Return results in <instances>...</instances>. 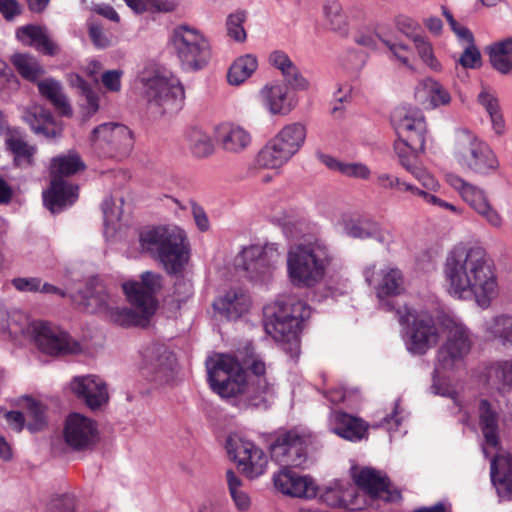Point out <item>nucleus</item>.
<instances>
[{"mask_svg": "<svg viewBox=\"0 0 512 512\" xmlns=\"http://www.w3.org/2000/svg\"><path fill=\"white\" fill-rule=\"evenodd\" d=\"M322 161L330 169L338 171L346 177L358 180H368L371 177L370 168L361 162H343L330 156H323Z\"/></svg>", "mask_w": 512, "mask_h": 512, "instance_id": "45", "label": "nucleus"}, {"mask_svg": "<svg viewBox=\"0 0 512 512\" xmlns=\"http://www.w3.org/2000/svg\"><path fill=\"white\" fill-rule=\"evenodd\" d=\"M184 143L192 156L198 159L207 158L215 151L211 136L197 127H191L185 131Z\"/></svg>", "mask_w": 512, "mask_h": 512, "instance_id": "39", "label": "nucleus"}, {"mask_svg": "<svg viewBox=\"0 0 512 512\" xmlns=\"http://www.w3.org/2000/svg\"><path fill=\"white\" fill-rule=\"evenodd\" d=\"M348 483L336 480L327 485L321 492H318L322 502L331 507H342L347 504V498L351 495L348 492Z\"/></svg>", "mask_w": 512, "mask_h": 512, "instance_id": "49", "label": "nucleus"}, {"mask_svg": "<svg viewBox=\"0 0 512 512\" xmlns=\"http://www.w3.org/2000/svg\"><path fill=\"white\" fill-rule=\"evenodd\" d=\"M333 260V251L325 240L307 237L287 251L288 280L296 288H314L325 280Z\"/></svg>", "mask_w": 512, "mask_h": 512, "instance_id": "3", "label": "nucleus"}, {"mask_svg": "<svg viewBox=\"0 0 512 512\" xmlns=\"http://www.w3.org/2000/svg\"><path fill=\"white\" fill-rule=\"evenodd\" d=\"M169 358V355L165 356V361L162 359V356L158 358L155 365L156 370L147 371V375H151L152 380L160 384L172 382L176 378L177 371H170V364L166 363Z\"/></svg>", "mask_w": 512, "mask_h": 512, "instance_id": "56", "label": "nucleus"}, {"mask_svg": "<svg viewBox=\"0 0 512 512\" xmlns=\"http://www.w3.org/2000/svg\"><path fill=\"white\" fill-rule=\"evenodd\" d=\"M479 425L484 436L483 453L487 457L489 448H497L499 444L498 412L496 406L482 399L478 405Z\"/></svg>", "mask_w": 512, "mask_h": 512, "instance_id": "32", "label": "nucleus"}, {"mask_svg": "<svg viewBox=\"0 0 512 512\" xmlns=\"http://www.w3.org/2000/svg\"><path fill=\"white\" fill-rule=\"evenodd\" d=\"M258 69V59L253 54L239 56L231 64L227 80L230 85L239 86L247 81Z\"/></svg>", "mask_w": 512, "mask_h": 512, "instance_id": "42", "label": "nucleus"}, {"mask_svg": "<svg viewBox=\"0 0 512 512\" xmlns=\"http://www.w3.org/2000/svg\"><path fill=\"white\" fill-rule=\"evenodd\" d=\"M90 142L92 146L107 154L127 155L134 144L131 130L122 124L104 123L93 129Z\"/></svg>", "mask_w": 512, "mask_h": 512, "instance_id": "21", "label": "nucleus"}, {"mask_svg": "<svg viewBox=\"0 0 512 512\" xmlns=\"http://www.w3.org/2000/svg\"><path fill=\"white\" fill-rule=\"evenodd\" d=\"M26 413L24 415L27 428L32 431H39L45 425V413L43 405L31 398L25 400Z\"/></svg>", "mask_w": 512, "mask_h": 512, "instance_id": "52", "label": "nucleus"}, {"mask_svg": "<svg viewBox=\"0 0 512 512\" xmlns=\"http://www.w3.org/2000/svg\"><path fill=\"white\" fill-rule=\"evenodd\" d=\"M27 322L24 315L17 312L10 314L0 305V333L8 332L10 336L17 337L24 333Z\"/></svg>", "mask_w": 512, "mask_h": 512, "instance_id": "50", "label": "nucleus"}, {"mask_svg": "<svg viewBox=\"0 0 512 512\" xmlns=\"http://www.w3.org/2000/svg\"><path fill=\"white\" fill-rule=\"evenodd\" d=\"M339 224L347 235L354 238H371L376 232V224L374 222L360 217L355 218L347 213L341 215Z\"/></svg>", "mask_w": 512, "mask_h": 512, "instance_id": "44", "label": "nucleus"}, {"mask_svg": "<svg viewBox=\"0 0 512 512\" xmlns=\"http://www.w3.org/2000/svg\"><path fill=\"white\" fill-rule=\"evenodd\" d=\"M273 482L279 492L290 497L314 499L318 496L319 487L312 477L287 468L274 474Z\"/></svg>", "mask_w": 512, "mask_h": 512, "instance_id": "25", "label": "nucleus"}, {"mask_svg": "<svg viewBox=\"0 0 512 512\" xmlns=\"http://www.w3.org/2000/svg\"><path fill=\"white\" fill-rule=\"evenodd\" d=\"M310 314L305 303L289 300H276L264 307V328L275 341L281 342L292 357L300 352V332Z\"/></svg>", "mask_w": 512, "mask_h": 512, "instance_id": "5", "label": "nucleus"}, {"mask_svg": "<svg viewBox=\"0 0 512 512\" xmlns=\"http://www.w3.org/2000/svg\"><path fill=\"white\" fill-rule=\"evenodd\" d=\"M69 389L91 410H96L109 401L106 382L98 375H79L71 379Z\"/></svg>", "mask_w": 512, "mask_h": 512, "instance_id": "24", "label": "nucleus"}, {"mask_svg": "<svg viewBox=\"0 0 512 512\" xmlns=\"http://www.w3.org/2000/svg\"><path fill=\"white\" fill-rule=\"evenodd\" d=\"M365 281L373 287L376 297L384 302L389 297L399 296L406 289V279L401 269L395 265H367L363 270Z\"/></svg>", "mask_w": 512, "mask_h": 512, "instance_id": "20", "label": "nucleus"}, {"mask_svg": "<svg viewBox=\"0 0 512 512\" xmlns=\"http://www.w3.org/2000/svg\"><path fill=\"white\" fill-rule=\"evenodd\" d=\"M487 53L497 71L503 74L512 72V36L489 45Z\"/></svg>", "mask_w": 512, "mask_h": 512, "instance_id": "41", "label": "nucleus"}, {"mask_svg": "<svg viewBox=\"0 0 512 512\" xmlns=\"http://www.w3.org/2000/svg\"><path fill=\"white\" fill-rule=\"evenodd\" d=\"M81 298V304L87 311L104 314L118 325L134 326L140 321L132 309L118 307L117 297L112 295L102 284L87 288L82 292Z\"/></svg>", "mask_w": 512, "mask_h": 512, "instance_id": "18", "label": "nucleus"}, {"mask_svg": "<svg viewBox=\"0 0 512 512\" xmlns=\"http://www.w3.org/2000/svg\"><path fill=\"white\" fill-rule=\"evenodd\" d=\"M261 106L272 116H286L297 105L296 97L280 82L265 84L258 92Z\"/></svg>", "mask_w": 512, "mask_h": 512, "instance_id": "26", "label": "nucleus"}, {"mask_svg": "<svg viewBox=\"0 0 512 512\" xmlns=\"http://www.w3.org/2000/svg\"><path fill=\"white\" fill-rule=\"evenodd\" d=\"M245 365L257 378L255 382L247 380L245 371L234 357L225 354L210 357L206 367L211 389L222 398L244 393L258 397L273 391V383L265 377L266 365L258 355H251Z\"/></svg>", "mask_w": 512, "mask_h": 512, "instance_id": "2", "label": "nucleus"}, {"mask_svg": "<svg viewBox=\"0 0 512 512\" xmlns=\"http://www.w3.org/2000/svg\"><path fill=\"white\" fill-rule=\"evenodd\" d=\"M413 43L419 58L426 67L433 72H441L443 70L441 62L435 55L434 47L427 37L415 38Z\"/></svg>", "mask_w": 512, "mask_h": 512, "instance_id": "51", "label": "nucleus"}, {"mask_svg": "<svg viewBox=\"0 0 512 512\" xmlns=\"http://www.w3.org/2000/svg\"><path fill=\"white\" fill-rule=\"evenodd\" d=\"M11 283L19 292L35 293L40 291L41 287V279L37 277H17Z\"/></svg>", "mask_w": 512, "mask_h": 512, "instance_id": "63", "label": "nucleus"}, {"mask_svg": "<svg viewBox=\"0 0 512 512\" xmlns=\"http://www.w3.org/2000/svg\"><path fill=\"white\" fill-rule=\"evenodd\" d=\"M445 181L487 226L497 231L504 229L507 223L506 218L491 202L484 188L470 183L454 173L446 174Z\"/></svg>", "mask_w": 512, "mask_h": 512, "instance_id": "9", "label": "nucleus"}, {"mask_svg": "<svg viewBox=\"0 0 512 512\" xmlns=\"http://www.w3.org/2000/svg\"><path fill=\"white\" fill-rule=\"evenodd\" d=\"M63 435L65 443L73 450H89L99 441L98 424L81 413H71L66 418Z\"/></svg>", "mask_w": 512, "mask_h": 512, "instance_id": "22", "label": "nucleus"}, {"mask_svg": "<svg viewBox=\"0 0 512 512\" xmlns=\"http://www.w3.org/2000/svg\"><path fill=\"white\" fill-rule=\"evenodd\" d=\"M143 94L150 108L160 113H173L181 109L185 99L184 88L174 76L155 73L142 78Z\"/></svg>", "mask_w": 512, "mask_h": 512, "instance_id": "13", "label": "nucleus"}, {"mask_svg": "<svg viewBox=\"0 0 512 512\" xmlns=\"http://www.w3.org/2000/svg\"><path fill=\"white\" fill-rule=\"evenodd\" d=\"M216 310L229 319H237L250 307V298L241 289H231L214 302Z\"/></svg>", "mask_w": 512, "mask_h": 512, "instance_id": "36", "label": "nucleus"}, {"mask_svg": "<svg viewBox=\"0 0 512 512\" xmlns=\"http://www.w3.org/2000/svg\"><path fill=\"white\" fill-rule=\"evenodd\" d=\"M310 436L297 431L280 434L270 446L271 457L282 465L300 466L306 460Z\"/></svg>", "mask_w": 512, "mask_h": 512, "instance_id": "23", "label": "nucleus"}, {"mask_svg": "<svg viewBox=\"0 0 512 512\" xmlns=\"http://www.w3.org/2000/svg\"><path fill=\"white\" fill-rule=\"evenodd\" d=\"M244 21L245 14L243 12L230 14L227 18L226 26L228 35L238 42H243L246 39V32L243 27Z\"/></svg>", "mask_w": 512, "mask_h": 512, "instance_id": "57", "label": "nucleus"}, {"mask_svg": "<svg viewBox=\"0 0 512 512\" xmlns=\"http://www.w3.org/2000/svg\"><path fill=\"white\" fill-rule=\"evenodd\" d=\"M306 127L299 123L283 126L258 152L248 175L257 176L259 169H280L302 148L306 140Z\"/></svg>", "mask_w": 512, "mask_h": 512, "instance_id": "6", "label": "nucleus"}, {"mask_svg": "<svg viewBox=\"0 0 512 512\" xmlns=\"http://www.w3.org/2000/svg\"><path fill=\"white\" fill-rule=\"evenodd\" d=\"M39 93L46 98L64 116L72 114L70 103L63 92L62 85L54 78H45L37 82Z\"/></svg>", "mask_w": 512, "mask_h": 512, "instance_id": "40", "label": "nucleus"}, {"mask_svg": "<svg viewBox=\"0 0 512 512\" xmlns=\"http://www.w3.org/2000/svg\"><path fill=\"white\" fill-rule=\"evenodd\" d=\"M281 258L279 246L275 243L250 245L244 247L234 258V266L242 269L254 282H267Z\"/></svg>", "mask_w": 512, "mask_h": 512, "instance_id": "12", "label": "nucleus"}, {"mask_svg": "<svg viewBox=\"0 0 512 512\" xmlns=\"http://www.w3.org/2000/svg\"><path fill=\"white\" fill-rule=\"evenodd\" d=\"M11 61L18 73L26 80L34 82L44 74L43 67L33 56L28 54H15L12 56Z\"/></svg>", "mask_w": 512, "mask_h": 512, "instance_id": "48", "label": "nucleus"}, {"mask_svg": "<svg viewBox=\"0 0 512 512\" xmlns=\"http://www.w3.org/2000/svg\"><path fill=\"white\" fill-rule=\"evenodd\" d=\"M383 44L390 52V58L398 61L400 64L411 67L413 59V50L407 44L398 41L382 40Z\"/></svg>", "mask_w": 512, "mask_h": 512, "instance_id": "54", "label": "nucleus"}, {"mask_svg": "<svg viewBox=\"0 0 512 512\" xmlns=\"http://www.w3.org/2000/svg\"><path fill=\"white\" fill-rule=\"evenodd\" d=\"M226 448L240 472L248 479H256L266 473L269 458L254 442L237 434L229 436Z\"/></svg>", "mask_w": 512, "mask_h": 512, "instance_id": "17", "label": "nucleus"}, {"mask_svg": "<svg viewBox=\"0 0 512 512\" xmlns=\"http://www.w3.org/2000/svg\"><path fill=\"white\" fill-rule=\"evenodd\" d=\"M23 335L32 339L38 349L51 356L77 354L80 343L68 333L44 321L27 322Z\"/></svg>", "mask_w": 512, "mask_h": 512, "instance_id": "16", "label": "nucleus"}, {"mask_svg": "<svg viewBox=\"0 0 512 512\" xmlns=\"http://www.w3.org/2000/svg\"><path fill=\"white\" fill-rule=\"evenodd\" d=\"M414 97L416 101L427 110L448 106L452 102V96L449 90L439 81L431 77L421 80L416 85Z\"/></svg>", "mask_w": 512, "mask_h": 512, "instance_id": "29", "label": "nucleus"}, {"mask_svg": "<svg viewBox=\"0 0 512 512\" xmlns=\"http://www.w3.org/2000/svg\"><path fill=\"white\" fill-rule=\"evenodd\" d=\"M252 139L251 132L235 122H223L216 128V140L220 148L228 154L243 153L251 146Z\"/></svg>", "mask_w": 512, "mask_h": 512, "instance_id": "27", "label": "nucleus"}, {"mask_svg": "<svg viewBox=\"0 0 512 512\" xmlns=\"http://www.w3.org/2000/svg\"><path fill=\"white\" fill-rule=\"evenodd\" d=\"M225 476L228 492L236 510L239 512L249 511L252 506V499L244 488L241 478L232 469H228Z\"/></svg>", "mask_w": 512, "mask_h": 512, "instance_id": "43", "label": "nucleus"}, {"mask_svg": "<svg viewBox=\"0 0 512 512\" xmlns=\"http://www.w3.org/2000/svg\"><path fill=\"white\" fill-rule=\"evenodd\" d=\"M89 37L95 48L107 49L115 44V38L112 34L106 32L101 26L90 23L89 24Z\"/></svg>", "mask_w": 512, "mask_h": 512, "instance_id": "55", "label": "nucleus"}, {"mask_svg": "<svg viewBox=\"0 0 512 512\" xmlns=\"http://www.w3.org/2000/svg\"><path fill=\"white\" fill-rule=\"evenodd\" d=\"M141 250L158 260L170 274L182 271L189 260V244L183 229L158 225L139 233Z\"/></svg>", "mask_w": 512, "mask_h": 512, "instance_id": "4", "label": "nucleus"}, {"mask_svg": "<svg viewBox=\"0 0 512 512\" xmlns=\"http://www.w3.org/2000/svg\"><path fill=\"white\" fill-rule=\"evenodd\" d=\"M105 235L113 236L120 228V219L122 215L121 207L112 199H106L102 204Z\"/></svg>", "mask_w": 512, "mask_h": 512, "instance_id": "53", "label": "nucleus"}, {"mask_svg": "<svg viewBox=\"0 0 512 512\" xmlns=\"http://www.w3.org/2000/svg\"><path fill=\"white\" fill-rule=\"evenodd\" d=\"M356 484L367 491L371 496L387 502L400 499V493L389 490V483L385 475L372 468H363L354 473Z\"/></svg>", "mask_w": 512, "mask_h": 512, "instance_id": "30", "label": "nucleus"}, {"mask_svg": "<svg viewBox=\"0 0 512 512\" xmlns=\"http://www.w3.org/2000/svg\"><path fill=\"white\" fill-rule=\"evenodd\" d=\"M392 120L400 140L408 143L413 151H424L427 125L423 112L413 106L395 109Z\"/></svg>", "mask_w": 512, "mask_h": 512, "instance_id": "19", "label": "nucleus"}, {"mask_svg": "<svg viewBox=\"0 0 512 512\" xmlns=\"http://www.w3.org/2000/svg\"><path fill=\"white\" fill-rule=\"evenodd\" d=\"M270 64L280 70L283 76H287L296 66L290 60L289 56L280 50L273 51L269 56Z\"/></svg>", "mask_w": 512, "mask_h": 512, "instance_id": "61", "label": "nucleus"}, {"mask_svg": "<svg viewBox=\"0 0 512 512\" xmlns=\"http://www.w3.org/2000/svg\"><path fill=\"white\" fill-rule=\"evenodd\" d=\"M396 25L398 30L410 38L413 42L415 41V38H420L422 36L418 33L419 25L417 22L409 17H398Z\"/></svg>", "mask_w": 512, "mask_h": 512, "instance_id": "62", "label": "nucleus"}, {"mask_svg": "<svg viewBox=\"0 0 512 512\" xmlns=\"http://www.w3.org/2000/svg\"><path fill=\"white\" fill-rule=\"evenodd\" d=\"M489 385L501 391L512 389V360L498 361L487 372Z\"/></svg>", "mask_w": 512, "mask_h": 512, "instance_id": "46", "label": "nucleus"}, {"mask_svg": "<svg viewBox=\"0 0 512 512\" xmlns=\"http://www.w3.org/2000/svg\"><path fill=\"white\" fill-rule=\"evenodd\" d=\"M23 119L36 134L46 138H55L61 134L62 129L54 122L51 113L40 106L27 109Z\"/></svg>", "mask_w": 512, "mask_h": 512, "instance_id": "35", "label": "nucleus"}, {"mask_svg": "<svg viewBox=\"0 0 512 512\" xmlns=\"http://www.w3.org/2000/svg\"><path fill=\"white\" fill-rule=\"evenodd\" d=\"M397 315L401 324L411 325L406 339L409 352L422 355L437 344L439 331L427 312H418L408 305H403L397 309Z\"/></svg>", "mask_w": 512, "mask_h": 512, "instance_id": "14", "label": "nucleus"}, {"mask_svg": "<svg viewBox=\"0 0 512 512\" xmlns=\"http://www.w3.org/2000/svg\"><path fill=\"white\" fill-rule=\"evenodd\" d=\"M122 76L123 71L120 69L107 70L101 75V83L106 91L119 93L122 89Z\"/></svg>", "mask_w": 512, "mask_h": 512, "instance_id": "59", "label": "nucleus"}, {"mask_svg": "<svg viewBox=\"0 0 512 512\" xmlns=\"http://www.w3.org/2000/svg\"><path fill=\"white\" fill-rule=\"evenodd\" d=\"M171 43L183 69L197 71L207 65L210 59V44L199 30L179 26L173 30Z\"/></svg>", "mask_w": 512, "mask_h": 512, "instance_id": "11", "label": "nucleus"}, {"mask_svg": "<svg viewBox=\"0 0 512 512\" xmlns=\"http://www.w3.org/2000/svg\"><path fill=\"white\" fill-rule=\"evenodd\" d=\"M330 427L333 433L351 442L364 439L368 429V425L361 418L341 411L331 413Z\"/></svg>", "mask_w": 512, "mask_h": 512, "instance_id": "31", "label": "nucleus"}, {"mask_svg": "<svg viewBox=\"0 0 512 512\" xmlns=\"http://www.w3.org/2000/svg\"><path fill=\"white\" fill-rule=\"evenodd\" d=\"M122 288L128 301L134 306L133 312L140 318L134 326H144L156 311L155 294L162 288L161 275L146 271L141 274L140 280L126 281Z\"/></svg>", "mask_w": 512, "mask_h": 512, "instance_id": "15", "label": "nucleus"}, {"mask_svg": "<svg viewBox=\"0 0 512 512\" xmlns=\"http://www.w3.org/2000/svg\"><path fill=\"white\" fill-rule=\"evenodd\" d=\"M491 480L501 499H512V454L501 452L492 459Z\"/></svg>", "mask_w": 512, "mask_h": 512, "instance_id": "33", "label": "nucleus"}, {"mask_svg": "<svg viewBox=\"0 0 512 512\" xmlns=\"http://www.w3.org/2000/svg\"><path fill=\"white\" fill-rule=\"evenodd\" d=\"M444 278L448 293L457 299H474L487 308L498 296L499 288L491 260L478 245L454 248L446 257Z\"/></svg>", "mask_w": 512, "mask_h": 512, "instance_id": "1", "label": "nucleus"}, {"mask_svg": "<svg viewBox=\"0 0 512 512\" xmlns=\"http://www.w3.org/2000/svg\"><path fill=\"white\" fill-rule=\"evenodd\" d=\"M84 168V162L75 152L53 158L51 162V186L43 193L45 206L51 212H59L76 201L78 188L63 181L62 177L73 175Z\"/></svg>", "mask_w": 512, "mask_h": 512, "instance_id": "8", "label": "nucleus"}, {"mask_svg": "<svg viewBox=\"0 0 512 512\" xmlns=\"http://www.w3.org/2000/svg\"><path fill=\"white\" fill-rule=\"evenodd\" d=\"M463 53L461 54L458 64L466 69H476L481 66V54L474 42L463 45Z\"/></svg>", "mask_w": 512, "mask_h": 512, "instance_id": "58", "label": "nucleus"}, {"mask_svg": "<svg viewBox=\"0 0 512 512\" xmlns=\"http://www.w3.org/2000/svg\"><path fill=\"white\" fill-rule=\"evenodd\" d=\"M17 38L25 45L34 46L38 51L54 55L58 51L57 45L49 38L44 28L27 25L19 28Z\"/></svg>", "mask_w": 512, "mask_h": 512, "instance_id": "37", "label": "nucleus"}, {"mask_svg": "<svg viewBox=\"0 0 512 512\" xmlns=\"http://www.w3.org/2000/svg\"><path fill=\"white\" fill-rule=\"evenodd\" d=\"M440 327L447 339L438 352L435 367L437 377L445 371L459 367L471 347L469 332L460 321L445 316L440 322Z\"/></svg>", "mask_w": 512, "mask_h": 512, "instance_id": "10", "label": "nucleus"}, {"mask_svg": "<svg viewBox=\"0 0 512 512\" xmlns=\"http://www.w3.org/2000/svg\"><path fill=\"white\" fill-rule=\"evenodd\" d=\"M395 152L397 154L400 165L409 173L413 175L415 179H417L423 188L428 190H432V192H437L440 190L441 185L439 181L426 169L417 166L415 164V160L417 158V154L421 151H413L408 143L400 140L395 143L394 146Z\"/></svg>", "mask_w": 512, "mask_h": 512, "instance_id": "28", "label": "nucleus"}, {"mask_svg": "<svg viewBox=\"0 0 512 512\" xmlns=\"http://www.w3.org/2000/svg\"><path fill=\"white\" fill-rule=\"evenodd\" d=\"M5 147L17 167L26 168L33 165L37 149L26 141L21 132L9 130L5 135Z\"/></svg>", "mask_w": 512, "mask_h": 512, "instance_id": "34", "label": "nucleus"}, {"mask_svg": "<svg viewBox=\"0 0 512 512\" xmlns=\"http://www.w3.org/2000/svg\"><path fill=\"white\" fill-rule=\"evenodd\" d=\"M487 337L499 345L512 348V316L499 314L487 320L484 324Z\"/></svg>", "mask_w": 512, "mask_h": 512, "instance_id": "38", "label": "nucleus"}, {"mask_svg": "<svg viewBox=\"0 0 512 512\" xmlns=\"http://www.w3.org/2000/svg\"><path fill=\"white\" fill-rule=\"evenodd\" d=\"M453 156L464 171L478 176H492L500 168V161L492 147L468 130L457 134Z\"/></svg>", "mask_w": 512, "mask_h": 512, "instance_id": "7", "label": "nucleus"}, {"mask_svg": "<svg viewBox=\"0 0 512 512\" xmlns=\"http://www.w3.org/2000/svg\"><path fill=\"white\" fill-rule=\"evenodd\" d=\"M327 397L334 404L345 402L351 408L357 404L359 398L356 390H346L343 388L331 390Z\"/></svg>", "mask_w": 512, "mask_h": 512, "instance_id": "60", "label": "nucleus"}, {"mask_svg": "<svg viewBox=\"0 0 512 512\" xmlns=\"http://www.w3.org/2000/svg\"><path fill=\"white\" fill-rule=\"evenodd\" d=\"M285 78L295 91H308L312 87L310 80L306 78L297 67L285 76Z\"/></svg>", "mask_w": 512, "mask_h": 512, "instance_id": "64", "label": "nucleus"}, {"mask_svg": "<svg viewBox=\"0 0 512 512\" xmlns=\"http://www.w3.org/2000/svg\"><path fill=\"white\" fill-rule=\"evenodd\" d=\"M323 16L328 27L336 32L345 34L348 30V20L341 3L338 0H326L323 5Z\"/></svg>", "mask_w": 512, "mask_h": 512, "instance_id": "47", "label": "nucleus"}]
</instances>
